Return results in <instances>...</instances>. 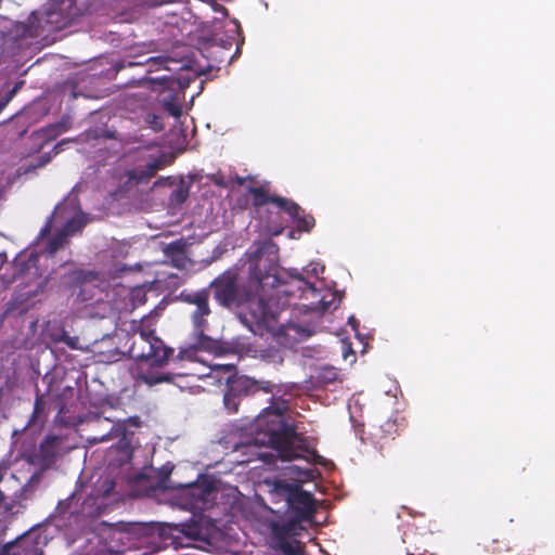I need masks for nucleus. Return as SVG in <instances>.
I'll use <instances>...</instances> for the list:
<instances>
[{"instance_id":"obj_1","label":"nucleus","mask_w":555,"mask_h":555,"mask_svg":"<svg viewBox=\"0 0 555 555\" xmlns=\"http://www.w3.org/2000/svg\"><path fill=\"white\" fill-rule=\"evenodd\" d=\"M288 409L286 400H279L266 408L255 423V443L268 446L285 462L305 459L322 465L324 457L310 444V439L297 431L294 424L284 420Z\"/></svg>"},{"instance_id":"obj_2","label":"nucleus","mask_w":555,"mask_h":555,"mask_svg":"<svg viewBox=\"0 0 555 555\" xmlns=\"http://www.w3.org/2000/svg\"><path fill=\"white\" fill-rule=\"evenodd\" d=\"M255 273L256 267L248 283L240 285L236 271L227 270L210 282L208 289H212L214 298L221 307L237 308L244 319L249 318L256 324H266L276 315L263 294L258 292Z\"/></svg>"},{"instance_id":"obj_3","label":"nucleus","mask_w":555,"mask_h":555,"mask_svg":"<svg viewBox=\"0 0 555 555\" xmlns=\"http://www.w3.org/2000/svg\"><path fill=\"white\" fill-rule=\"evenodd\" d=\"M130 330L132 333L126 341L128 356L135 361L149 363V367L138 369L137 382L153 387L162 383H173L177 376H181V374L160 371L173 356V348L168 347L153 330L144 328L142 320L132 321Z\"/></svg>"},{"instance_id":"obj_4","label":"nucleus","mask_w":555,"mask_h":555,"mask_svg":"<svg viewBox=\"0 0 555 555\" xmlns=\"http://www.w3.org/2000/svg\"><path fill=\"white\" fill-rule=\"evenodd\" d=\"M270 505L266 506L273 514H295L297 519H311L317 512L314 496L295 482L284 479L264 480Z\"/></svg>"},{"instance_id":"obj_5","label":"nucleus","mask_w":555,"mask_h":555,"mask_svg":"<svg viewBox=\"0 0 555 555\" xmlns=\"http://www.w3.org/2000/svg\"><path fill=\"white\" fill-rule=\"evenodd\" d=\"M248 191L253 196V206L263 214L266 229L273 236L282 234L287 228L288 221L282 214L289 218L301 211V207L293 199L272 195L263 186H250Z\"/></svg>"},{"instance_id":"obj_6","label":"nucleus","mask_w":555,"mask_h":555,"mask_svg":"<svg viewBox=\"0 0 555 555\" xmlns=\"http://www.w3.org/2000/svg\"><path fill=\"white\" fill-rule=\"evenodd\" d=\"M179 530L177 527L153 522H132L124 526L122 534L129 541V546L141 547L151 544L154 551L177 545Z\"/></svg>"},{"instance_id":"obj_7","label":"nucleus","mask_w":555,"mask_h":555,"mask_svg":"<svg viewBox=\"0 0 555 555\" xmlns=\"http://www.w3.org/2000/svg\"><path fill=\"white\" fill-rule=\"evenodd\" d=\"M38 26L49 31L62 30L78 16L76 0H50L42 12H33Z\"/></svg>"},{"instance_id":"obj_8","label":"nucleus","mask_w":555,"mask_h":555,"mask_svg":"<svg viewBox=\"0 0 555 555\" xmlns=\"http://www.w3.org/2000/svg\"><path fill=\"white\" fill-rule=\"evenodd\" d=\"M62 438L55 435H47L37 448L25 451L24 460L38 467L41 473L53 468L61 452Z\"/></svg>"},{"instance_id":"obj_9","label":"nucleus","mask_w":555,"mask_h":555,"mask_svg":"<svg viewBox=\"0 0 555 555\" xmlns=\"http://www.w3.org/2000/svg\"><path fill=\"white\" fill-rule=\"evenodd\" d=\"M180 300L193 306L190 311V318L195 333H202L208 325V317L211 314L209 306L210 292L208 288L198 291H182Z\"/></svg>"},{"instance_id":"obj_10","label":"nucleus","mask_w":555,"mask_h":555,"mask_svg":"<svg viewBox=\"0 0 555 555\" xmlns=\"http://www.w3.org/2000/svg\"><path fill=\"white\" fill-rule=\"evenodd\" d=\"M278 271L275 266H270L267 270H262L258 264L256 266L255 276L258 292L264 293L267 288H274L278 296L298 297L299 291L296 288V282L301 278L297 276L291 282H283Z\"/></svg>"},{"instance_id":"obj_11","label":"nucleus","mask_w":555,"mask_h":555,"mask_svg":"<svg viewBox=\"0 0 555 555\" xmlns=\"http://www.w3.org/2000/svg\"><path fill=\"white\" fill-rule=\"evenodd\" d=\"M176 156L173 153H162L158 157L149 162L144 167L133 168L127 171L129 182L140 184L147 182L153 178L158 170H162L175 163Z\"/></svg>"},{"instance_id":"obj_12","label":"nucleus","mask_w":555,"mask_h":555,"mask_svg":"<svg viewBox=\"0 0 555 555\" xmlns=\"http://www.w3.org/2000/svg\"><path fill=\"white\" fill-rule=\"evenodd\" d=\"M186 241L184 238L176 240L165 244L162 248L165 256V262L179 270H185L192 266V260L186 255Z\"/></svg>"},{"instance_id":"obj_13","label":"nucleus","mask_w":555,"mask_h":555,"mask_svg":"<svg viewBox=\"0 0 555 555\" xmlns=\"http://www.w3.org/2000/svg\"><path fill=\"white\" fill-rule=\"evenodd\" d=\"M15 548L17 547L22 555H44L43 548L48 543V538L38 531H29L13 540Z\"/></svg>"},{"instance_id":"obj_14","label":"nucleus","mask_w":555,"mask_h":555,"mask_svg":"<svg viewBox=\"0 0 555 555\" xmlns=\"http://www.w3.org/2000/svg\"><path fill=\"white\" fill-rule=\"evenodd\" d=\"M287 518L285 522L274 521L271 524V531L274 542L287 541L289 537L296 534L298 525L309 519H297L295 514H280Z\"/></svg>"},{"instance_id":"obj_15","label":"nucleus","mask_w":555,"mask_h":555,"mask_svg":"<svg viewBox=\"0 0 555 555\" xmlns=\"http://www.w3.org/2000/svg\"><path fill=\"white\" fill-rule=\"evenodd\" d=\"M336 298L337 296L334 292L328 288H322L321 297H318L317 301L302 302L301 309L305 313L315 312L323 314L332 307Z\"/></svg>"},{"instance_id":"obj_16","label":"nucleus","mask_w":555,"mask_h":555,"mask_svg":"<svg viewBox=\"0 0 555 555\" xmlns=\"http://www.w3.org/2000/svg\"><path fill=\"white\" fill-rule=\"evenodd\" d=\"M289 220L295 223V228L289 230L288 236L291 238H299L301 233H310L315 227V219L311 214H306L301 208L295 217H289Z\"/></svg>"},{"instance_id":"obj_17","label":"nucleus","mask_w":555,"mask_h":555,"mask_svg":"<svg viewBox=\"0 0 555 555\" xmlns=\"http://www.w3.org/2000/svg\"><path fill=\"white\" fill-rule=\"evenodd\" d=\"M229 388L233 391L237 392L241 396H246L249 393H255V387L257 386V380L248 377V376H234L228 379Z\"/></svg>"},{"instance_id":"obj_18","label":"nucleus","mask_w":555,"mask_h":555,"mask_svg":"<svg viewBox=\"0 0 555 555\" xmlns=\"http://www.w3.org/2000/svg\"><path fill=\"white\" fill-rule=\"evenodd\" d=\"M75 281L80 284V293L78 294V297H80L82 301L92 299L94 296L93 293L88 292V294H86V292L89 284L98 281V274L92 271L80 270L75 273Z\"/></svg>"},{"instance_id":"obj_19","label":"nucleus","mask_w":555,"mask_h":555,"mask_svg":"<svg viewBox=\"0 0 555 555\" xmlns=\"http://www.w3.org/2000/svg\"><path fill=\"white\" fill-rule=\"evenodd\" d=\"M46 401H44V395L40 392V389L38 386H36V397L34 402V410L30 415V418L28 421L27 426H34L38 423L43 424L46 422Z\"/></svg>"},{"instance_id":"obj_20","label":"nucleus","mask_w":555,"mask_h":555,"mask_svg":"<svg viewBox=\"0 0 555 555\" xmlns=\"http://www.w3.org/2000/svg\"><path fill=\"white\" fill-rule=\"evenodd\" d=\"M296 288L299 291L298 298L309 301H317L318 297H321L322 288L315 287L305 279H298L296 282Z\"/></svg>"},{"instance_id":"obj_21","label":"nucleus","mask_w":555,"mask_h":555,"mask_svg":"<svg viewBox=\"0 0 555 555\" xmlns=\"http://www.w3.org/2000/svg\"><path fill=\"white\" fill-rule=\"evenodd\" d=\"M68 128L66 121H59L41 128L38 133L44 142H50L56 139L61 133L67 131Z\"/></svg>"},{"instance_id":"obj_22","label":"nucleus","mask_w":555,"mask_h":555,"mask_svg":"<svg viewBox=\"0 0 555 555\" xmlns=\"http://www.w3.org/2000/svg\"><path fill=\"white\" fill-rule=\"evenodd\" d=\"M190 195V183H186L183 178L180 179V183L176 190H173L169 196V201L175 206L182 205Z\"/></svg>"},{"instance_id":"obj_23","label":"nucleus","mask_w":555,"mask_h":555,"mask_svg":"<svg viewBox=\"0 0 555 555\" xmlns=\"http://www.w3.org/2000/svg\"><path fill=\"white\" fill-rule=\"evenodd\" d=\"M274 548L283 555H304V548L298 541H280L274 542Z\"/></svg>"},{"instance_id":"obj_24","label":"nucleus","mask_w":555,"mask_h":555,"mask_svg":"<svg viewBox=\"0 0 555 555\" xmlns=\"http://www.w3.org/2000/svg\"><path fill=\"white\" fill-rule=\"evenodd\" d=\"M198 335V348L212 353H220L222 350L221 344L218 340H215L202 333H196Z\"/></svg>"},{"instance_id":"obj_25","label":"nucleus","mask_w":555,"mask_h":555,"mask_svg":"<svg viewBox=\"0 0 555 555\" xmlns=\"http://www.w3.org/2000/svg\"><path fill=\"white\" fill-rule=\"evenodd\" d=\"M86 225V221L82 217L76 216L67 220V222L62 228V231L66 233L67 236L75 235L76 233H80Z\"/></svg>"},{"instance_id":"obj_26","label":"nucleus","mask_w":555,"mask_h":555,"mask_svg":"<svg viewBox=\"0 0 555 555\" xmlns=\"http://www.w3.org/2000/svg\"><path fill=\"white\" fill-rule=\"evenodd\" d=\"M164 109L169 113L171 116L178 118L182 114V107L180 104V96L176 93L171 95L170 99L163 100Z\"/></svg>"},{"instance_id":"obj_27","label":"nucleus","mask_w":555,"mask_h":555,"mask_svg":"<svg viewBox=\"0 0 555 555\" xmlns=\"http://www.w3.org/2000/svg\"><path fill=\"white\" fill-rule=\"evenodd\" d=\"M241 397V395L228 387V390L223 396V403L230 413H236L238 411Z\"/></svg>"},{"instance_id":"obj_28","label":"nucleus","mask_w":555,"mask_h":555,"mask_svg":"<svg viewBox=\"0 0 555 555\" xmlns=\"http://www.w3.org/2000/svg\"><path fill=\"white\" fill-rule=\"evenodd\" d=\"M315 379L319 385L325 386L336 382L338 379V373L334 367H322L318 372Z\"/></svg>"},{"instance_id":"obj_29","label":"nucleus","mask_w":555,"mask_h":555,"mask_svg":"<svg viewBox=\"0 0 555 555\" xmlns=\"http://www.w3.org/2000/svg\"><path fill=\"white\" fill-rule=\"evenodd\" d=\"M152 83H158L164 86L167 89H173L175 86H178L180 90L184 89L188 86V82L184 83L180 78H176L173 76H163L159 78H150Z\"/></svg>"},{"instance_id":"obj_30","label":"nucleus","mask_w":555,"mask_h":555,"mask_svg":"<svg viewBox=\"0 0 555 555\" xmlns=\"http://www.w3.org/2000/svg\"><path fill=\"white\" fill-rule=\"evenodd\" d=\"M143 122L149 127L151 128L153 131L155 132H160L164 130V122L162 120V116L160 115H157L155 113H152V112H146L144 115H143Z\"/></svg>"},{"instance_id":"obj_31","label":"nucleus","mask_w":555,"mask_h":555,"mask_svg":"<svg viewBox=\"0 0 555 555\" xmlns=\"http://www.w3.org/2000/svg\"><path fill=\"white\" fill-rule=\"evenodd\" d=\"M67 237L68 236L66 233H64L62 230L54 234V236L48 243V251L50 254H55L66 243Z\"/></svg>"},{"instance_id":"obj_32","label":"nucleus","mask_w":555,"mask_h":555,"mask_svg":"<svg viewBox=\"0 0 555 555\" xmlns=\"http://www.w3.org/2000/svg\"><path fill=\"white\" fill-rule=\"evenodd\" d=\"M17 90H18V85H15L11 90H9L4 95H2L0 98V113L9 104V102L14 98Z\"/></svg>"},{"instance_id":"obj_33","label":"nucleus","mask_w":555,"mask_h":555,"mask_svg":"<svg viewBox=\"0 0 555 555\" xmlns=\"http://www.w3.org/2000/svg\"><path fill=\"white\" fill-rule=\"evenodd\" d=\"M16 542H8L0 547V555H22L18 548H15Z\"/></svg>"},{"instance_id":"obj_34","label":"nucleus","mask_w":555,"mask_h":555,"mask_svg":"<svg viewBox=\"0 0 555 555\" xmlns=\"http://www.w3.org/2000/svg\"><path fill=\"white\" fill-rule=\"evenodd\" d=\"M275 388V385L270 380H257V386L255 387L256 391H263L267 393H272Z\"/></svg>"},{"instance_id":"obj_35","label":"nucleus","mask_w":555,"mask_h":555,"mask_svg":"<svg viewBox=\"0 0 555 555\" xmlns=\"http://www.w3.org/2000/svg\"><path fill=\"white\" fill-rule=\"evenodd\" d=\"M167 62H168V59L167 57H163V56L149 59L147 63L151 64V68L149 69V72L153 70L152 66L157 65L155 67V69H159V66L166 64Z\"/></svg>"},{"instance_id":"obj_36","label":"nucleus","mask_w":555,"mask_h":555,"mask_svg":"<svg viewBox=\"0 0 555 555\" xmlns=\"http://www.w3.org/2000/svg\"><path fill=\"white\" fill-rule=\"evenodd\" d=\"M175 178L173 177H162L158 180L154 182V188L157 186H165V185H173L175 184Z\"/></svg>"},{"instance_id":"obj_37","label":"nucleus","mask_w":555,"mask_h":555,"mask_svg":"<svg viewBox=\"0 0 555 555\" xmlns=\"http://www.w3.org/2000/svg\"><path fill=\"white\" fill-rule=\"evenodd\" d=\"M113 429L115 430L114 437L121 436V440L126 438L127 430L125 424L117 423L113 426Z\"/></svg>"},{"instance_id":"obj_38","label":"nucleus","mask_w":555,"mask_h":555,"mask_svg":"<svg viewBox=\"0 0 555 555\" xmlns=\"http://www.w3.org/2000/svg\"><path fill=\"white\" fill-rule=\"evenodd\" d=\"M43 473L39 469L31 475L26 486H37L40 483Z\"/></svg>"},{"instance_id":"obj_39","label":"nucleus","mask_w":555,"mask_h":555,"mask_svg":"<svg viewBox=\"0 0 555 555\" xmlns=\"http://www.w3.org/2000/svg\"><path fill=\"white\" fill-rule=\"evenodd\" d=\"M104 486H105V489L103 490V494L108 495L115 488V481L112 479H107L104 481Z\"/></svg>"},{"instance_id":"obj_40","label":"nucleus","mask_w":555,"mask_h":555,"mask_svg":"<svg viewBox=\"0 0 555 555\" xmlns=\"http://www.w3.org/2000/svg\"><path fill=\"white\" fill-rule=\"evenodd\" d=\"M8 469H9V463L5 461H0V482L3 480Z\"/></svg>"},{"instance_id":"obj_41","label":"nucleus","mask_w":555,"mask_h":555,"mask_svg":"<svg viewBox=\"0 0 555 555\" xmlns=\"http://www.w3.org/2000/svg\"><path fill=\"white\" fill-rule=\"evenodd\" d=\"M193 352L189 350H180L177 354L178 360L190 359Z\"/></svg>"},{"instance_id":"obj_42","label":"nucleus","mask_w":555,"mask_h":555,"mask_svg":"<svg viewBox=\"0 0 555 555\" xmlns=\"http://www.w3.org/2000/svg\"><path fill=\"white\" fill-rule=\"evenodd\" d=\"M50 162V156L49 155H44L41 157L38 166H44L46 164H48Z\"/></svg>"},{"instance_id":"obj_43","label":"nucleus","mask_w":555,"mask_h":555,"mask_svg":"<svg viewBox=\"0 0 555 555\" xmlns=\"http://www.w3.org/2000/svg\"><path fill=\"white\" fill-rule=\"evenodd\" d=\"M64 341H65V343H66L70 348H75V347H76V345H75V343H74L73 338H70V337H68V336H66V338L64 339Z\"/></svg>"},{"instance_id":"obj_44","label":"nucleus","mask_w":555,"mask_h":555,"mask_svg":"<svg viewBox=\"0 0 555 555\" xmlns=\"http://www.w3.org/2000/svg\"><path fill=\"white\" fill-rule=\"evenodd\" d=\"M65 141H62V142H59L57 144H55V146L53 147V152L54 154H59L60 151H61V145L64 143Z\"/></svg>"},{"instance_id":"obj_45","label":"nucleus","mask_w":555,"mask_h":555,"mask_svg":"<svg viewBox=\"0 0 555 555\" xmlns=\"http://www.w3.org/2000/svg\"><path fill=\"white\" fill-rule=\"evenodd\" d=\"M4 502H5V494L0 489V506H2L4 504Z\"/></svg>"},{"instance_id":"obj_46","label":"nucleus","mask_w":555,"mask_h":555,"mask_svg":"<svg viewBox=\"0 0 555 555\" xmlns=\"http://www.w3.org/2000/svg\"><path fill=\"white\" fill-rule=\"evenodd\" d=\"M235 181H236V183H237L238 185H243V184L245 183V178H244V177H238V176H237V177H236V179H235Z\"/></svg>"},{"instance_id":"obj_47","label":"nucleus","mask_w":555,"mask_h":555,"mask_svg":"<svg viewBox=\"0 0 555 555\" xmlns=\"http://www.w3.org/2000/svg\"><path fill=\"white\" fill-rule=\"evenodd\" d=\"M344 349H345V351H344L345 358L347 357V352H349V351L352 352L350 345H344Z\"/></svg>"},{"instance_id":"obj_48","label":"nucleus","mask_w":555,"mask_h":555,"mask_svg":"<svg viewBox=\"0 0 555 555\" xmlns=\"http://www.w3.org/2000/svg\"><path fill=\"white\" fill-rule=\"evenodd\" d=\"M215 183H216V184H218V185H221V186H223V185H224V184H223V182H222V180H216V181H215Z\"/></svg>"},{"instance_id":"obj_49","label":"nucleus","mask_w":555,"mask_h":555,"mask_svg":"<svg viewBox=\"0 0 555 555\" xmlns=\"http://www.w3.org/2000/svg\"><path fill=\"white\" fill-rule=\"evenodd\" d=\"M49 230H50V229H49V225H46V227H44V229H42V234H44V233L49 232Z\"/></svg>"},{"instance_id":"obj_50","label":"nucleus","mask_w":555,"mask_h":555,"mask_svg":"<svg viewBox=\"0 0 555 555\" xmlns=\"http://www.w3.org/2000/svg\"><path fill=\"white\" fill-rule=\"evenodd\" d=\"M133 424H134L135 426H139V418H138V417L133 418Z\"/></svg>"},{"instance_id":"obj_51","label":"nucleus","mask_w":555,"mask_h":555,"mask_svg":"<svg viewBox=\"0 0 555 555\" xmlns=\"http://www.w3.org/2000/svg\"><path fill=\"white\" fill-rule=\"evenodd\" d=\"M380 453H382V456H385L386 454L384 453V448L382 447L380 448Z\"/></svg>"},{"instance_id":"obj_52","label":"nucleus","mask_w":555,"mask_h":555,"mask_svg":"<svg viewBox=\"0 0 555 555\" xmlns=\"http://www.w3.org/2000/svg\"><path fill=\"white\" fill-rule=\"evenodd\" d=\"M261 457H262L263 460H266L267 454H261Z\"/></svg>"}]
</instances>
